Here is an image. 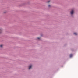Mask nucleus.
Listing matches in <instances>:
<instances>
[{
	"label": "nucleus",
	"instance_id": "obj_4",
	"mask_svg": "<svg viewBox=\"0 0 78 78\" xmlns=\"http://www.w3.org/2000/svg\"><path fill=\"white\" fill-rule=\"evenodd\" d=\"M72 54H70V58H72Z\"/></svg>",
	"mask_w": 78,
	"mask_h": 78
},
{
	"label": "nucleus",
	"instance_id": "obj_8",
	"mask_svg": "<svg viewBox=\"0 0 78 78\" xmlns=\"http://www.w3.org/2000/svg\"><path fill=\"white\" fill-rule=\"evenodd\" d=\"M50 1H48L47 2V3H50Z\"/></svg>",
	"mask_w": 78,
	"mask_h": 78
},
{
	"label": "nucleus",
	"instance_id": "obj_7",
	"mask_svg": "<svg viewBox=\"0 0 78 78\" xmlns=\"http://www.w3.org/2000/svg\"><path fill=\"white\" fill-rule=\"evenodd\" d=\"M3 47V45H0V47Z\"/></svg>",
	"mask_w": 78,
	"mask_h": 78
},
{
	"label": "nucleus",
	"instance_id": "obj_2",
	"mask_svg": "<svg viewBox=\"0 0 78 78\" xmlns=\"http://www.w3.org/2000/svg\"><path fill=\"white\" fill-rule=\"evenodd\" d=\"M32 67V65H30L29 66V69H31V68Z\"/></svg>",
	"mask_w": 78,
	"mask_h": 78
},
{
	"label": "nucleus",
	"instance_id": "obj_9",
	"mask_svg": "<svg viewBox=\"0 0 78 78\" xmlns=\"http://www.w3.org/2000/svg\"><path fill=\"white\" fill-rule=\"evenodd\" d=\"M37 39H40V38H39V37H38V38H37Z\"/></svg>",
	"mask_w": 78,
	"mask_h": 78
},
{
	"label": "nucleus",
	"instance_id": "obj_5",
	"mask_svg": "<svg viewBox=\"0 0 78 78\" xmlns=\"http://www.w3.org/2000/svg\"><path fill=\"white\" fill-rule=\"evenodd\" d=\"M51 5H48V8H51Z\"/></svg>",
	"mask_w": 78,
	"mask_h": 78
},
{
	"label": "nucleus",
	"instance_id": "obj_6",
	"mask_svg": "<svg viewBox=\"0 0 78 78\" xmlns=\"http://www.w3.org/2000/svg\"><path fill=\"white\" fill-rule=\"evenodd\" d=\"M74 34H75V35H77V33H74Z\"/></svg>",
	"mask_w": 78,
	"mask_h": 78
},
{
	"label": "nucleus",
	"instance_id": "obj_1",
	"mask_svg": "<svg viewBox=\"0 0 78 78\" xmlns=\"http://www.w3.org/2000/svg\"><path fill=\"white\" fill-rule=\"evenodd\" d=\"M74 12V11L73 10H72L71 12H70V13L71 14H73V13Z\"/></svg>",
	"mask_w": 78,
	"mask_h": 78
},
{
	"label": "nucleus",
	"instance_id": "obj_3",
	"mask_svg": "<svg viewBox=\"0 0 78 78\" xmlns=\"http://www.w3.org/2000/svg\"><path fill=\"white\" fill-rule=\"evenodd\" d=\"M2 33V29H0V34Z\"/></svg>",
	"mask_w": 78,
	"mask_h": 78
}]
</instances>
